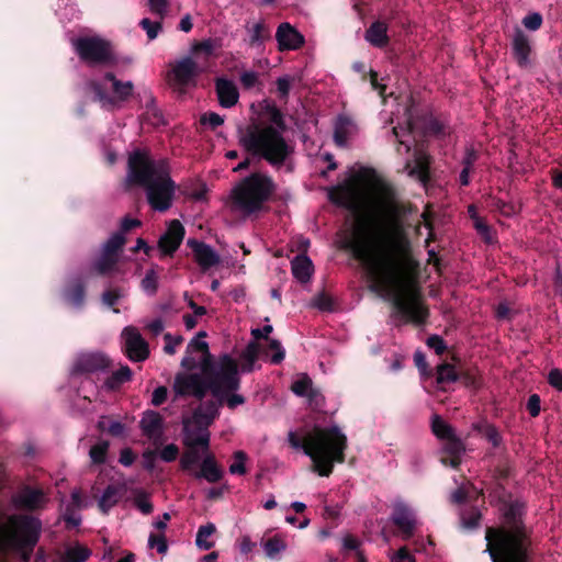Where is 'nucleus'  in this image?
<instances>
[{
	"instance_id": "obj_1",
	"label": "nucleus",
	"mask_w": 562,
	"mask_h": 562,
	"mask_svg": "<svg viewBox=\"0 0 562 562\" xmlns=\"http://www.w3.org/2000/svg\"><path fill=\"white\" fill-rule=\"evenodd\" d=\"M340 248L360 261L376 285L385 291L394 308L392 318L415 325L426 323L429 310L422 301L418 285L405 280L397 260L381 252L378 237L367 222L361 223L347 236Z\"/></svg>"
},
{
	"instance_id": "obj_2",
	"label": "nucleus",
	"mask_w": 562,
	"mask_h": 562,
	"mask_svg": "<svg viewBox=\"0 0 562 562\" xmlns=\"http://www.w3.org/2000/svg\"><path fill=\"white\" fill-rule=\"evenodd\" d=\"M265 112L268 121L257 120L238 127V144L246 154L262 158L273 169L286 167L291 172L295 144L284 136L288 131L284 115L276 104H268Z\"/></svg>"
},
{
	"instance_id": "obj_3",
	"label": "nucleus",
	"mask_w": 562,
	"mask_h": 562,
	"mask_svg": "<svg viewBox=\"0 0 562 562\" xmlns=\"http://www.w3.org/2000/svg\"><path fill=\"white\" fill-rule=\"evenodd\" d=\"M501 512V525L485 530L492 562H536L532 529L525 522L526 504L520 499H502Z\"/></svg>"
},
{
	"instance_id": "obj_4",
	"label": "nucleus",
	"mask_w": 562,
	"mask_h": 562,
	"mask_svg": "<svg viewBox=\"0 0 562 562\" xmlns=\"http://www.w3.org/2000/svg\"><path fill=\"white\" fill-rule=\"evenodd\" d=\"M288 439L293 448H302L304 453L312 459V469L321 476H329L335 463L345 462L348 440L337 425L330 427L315 426L304 440L296 432L290 431Z\"/></svg>"
},
{
	"instance_id": "obj_5",
	"label": "nucleus",
	"mask_w": 562,
	"mask_h": 562,
	"mask_svg": "<svg viewBox=\"0 0 562 562\" xmlns=\"http://www.w3.org/2000/svg\"><path fill=\"white\" fill-rule=\"evenodd\" d=\"M202 375L199 373H178L175 376L173 392L176 397L193 396L202 401L207 391L213 396L221 395L222 390H234L238 386L235 376L233 357L224 353L221 356V368L213 370L209 360L200 362Z\"/></svg>"
},
{
	"instance_id": "obj_6",
	"label": "nucleus",
	"mask_w": 562,
	"mask_h": 562,
	"mask_svg": "<svg viewBox=\"0 0 562 562\" xmlns=\"http://www.w3.org/2000/svg\"><path fill=\"white\" fill-rule=\"evenodd\" d=\"M42 532V521L31 515L14 514L0 528V552H15L30 562Z\"/></svg>"
},
{
	"instance_id": "obj_7",
	"label": "nucleus",
	"mask_w": 562,
	"mask_h": 562,
	"mask_svg": "<svg viewBox=\"0 0 562 562\" xmlns=\"http://www.w3.org/2000/svg\"><path fill=\"white\" fill-rule=\"evenodd\" d=\"M277 190L272 177L263 172H252L241 179L231 192V209L250 216L265 209Z\"/></svg>"
},
{
	"instance_id": "obj_8",
	"label": "nucleus",
	"mask_w": 562,
	"mask_h": 562,
	"mask_svg": "<svg viewBox=\"0 0 562 562\" xmlns=\"http://www.w3.org/2000/svg\"><path fill=\"white\" fill-rule=\"evenodd\" d=\"M169 167L167 159L155 160L149 150L135 148L128 154L125 188L145 187Z\"/></svg>"
},
{
	"instance_id": "obj_9",
	"label": "nucleus",
	"mask_w": 562,
	"mask_h": 562,
	"mask_svg": "<svg viewBox=\"0 0 562 562\" xmlns=\"http://www.w3.org/2000/svg\"><path fill=\"white\" fill-rule=\"evenodd\" d=\"M104 80L111 83L112 94H109L106 87L98 80H91L88 83L89 89L94 93L98 100L105 109H119L122 104L130 100L134 92L132 81H122L111 71L105 72Z\"/></svg>"
},
{
	"instance_id": "obj_10",
	"label": "nucleus",
	"mask_w": 562,
	"mask_h": 562,
	"mask_svg": "<svg viewBox=\"0 0 562 562\" xmlns=\"http://www.w3.org/2000/svg\"><path fill=\"white\" fill-rule=\"evenodd\" d=\"M159 171V176L143 188L150 207L158 212H166L172 205L177 186L170 177V167Z\"/></svg>"
},
{
	"instance_id": "obj_11",
	"label": "nucleus",
	"mask_w": 562,
	"mask_h": 562,
	"mask_svg": "<svg viewBox=\"0 0 562 562\" xmlns=\"http://www.w3.org/2000/svg\"><path fill=\"white\" fill-rule=\"evenodd\" d=\"M72 44L79 57L88 64H105L112 58L109 43L101 37H76Z\"/></svg>"
},
{
	"instance_id": "obj_12",
	"label": "nucleus",
	"mask_w": 562,
	"mask_h": 562,
	"mask_svg": "<svg viewBox=\"0 0 562 562\" xmlns=\"http://www.w3.org/2000/svg\"><path fill=\"white\" fill-rule=\"evenodd\" d=\"M358 177L346 180L342 184L331 188L328 192L329 201L340 207L351 212H357L361 207L362 195L357 186Z\"/></svg>"
},
{
	"instance_id": "obj_13",
	"label": "nucleus",
	"mask_w": 562,
	"mask_h": 562,
	"mask_svg": "<svg viewBox=\"0 0 562 562\" xmlns=\"http://www.w3.org/2000/svg\"><path fill=\"white\" fill-rule=\"evenodd\" d=\"M123 352L133 362H143L149 357V345L138 329L127 326L122 330Z\"/></svg>"
},
{
	"instance_id": "obj_14",
	"label": "nucleus",
	"mask_w": 562,
	"mask_h": 562,
	"mask_svg": "<svg viewBox=\"0 0 562 562\" xmlns=\"http://www.w3.org/2000/svg\"><path fill=\"white\" fill-rule=\"evenodd\" d=\"M432 157L422 148L414 151V159L407 160L405 170L409 177L417 179L424 186H427L431 180L430 167Z\"/></svg>"
},
{
	"instance_id": "obj_15",
	"label": "nucleus",
	"mask_w": 562,
	"mask_h": 562,
	"mask_svg": "<svg viewBox=\"0 0 562 562\" xmlns=\"http://www.w3.org/2000/svg\"><path fill=\"white\" fill-rule=\"evenodd\" d=\"M112 362L102 352L81 353L74 364V372L78 374H90L108 370Z\"/></svg>"
},
{
	"instance_id": "obj_16",
	"label": "nucleus",
	"mask_w": 562,
	"mask_h": 562,
	"mask_svg": "<svg viewBox=\"0 0 562 562\" xmlns=\"http://www.w3.org/2000/svg\"><path fill=\"white\" fill-rule=\"evenodd\" d=\"M186 234L184 226L179 220H172L166 232L158 240V248L162 255L172 256L180 247Z\"/></svg>"
},
{
	"instance_id": "obj_17",
	"label": "nucleus",
	"mask_w": 562,
	"mask_h": 562,
	"mask_svg": "<svg viewBox=\"0 0 562 562\" xmlns=\"http://www.w3.org/2000/svg\"><path fill=\"white\" fill-rule=\"evenodd\" d=\"M391 520L402 532L405 539L413 537L416 528V518L413 509L403 502L393 505Z\"/></svg>"
},
{
	"instance_id": "obj_18",
	"label": "nucleus",
	"mask_w": 562,
	"mask_h": 562,
	"mask_svg": "<svg viewBox=\"0 0 562 562\" xmlns=\"http://www.w3.org/2000/svg\"><path fill=\"white\" fill-rule=\"evenodd\" d=\"M187 246L192 250L194 260L202 271H206L220 263V255L206 243L190 238Z\"/></svg>"
},
{
	"instance_id": "obj_19",
	"label": "nucleus",
	"mask_w": 562,
	"mask_h": 562,
	"mask_svg": "<svg viewBox=\"0 0 562 562\" xmlns=\"http://www.w3.org/2000/svg\"><path fill=\"white\" fill-rule=\"evenodd\" d=\"M221 406H223V398L201 402V404L193 411L192 422L200 429H202V427L209 428L220 416Z\"/></svg>"
},
{
	"instance_id": "obj_20",
	"label": "nucleus",
	"mask_w": 562,
	"mask_h": 562,
	"mask_svg": "<svg viewBox=\"0 0 562 562\" xmlns=\"http://www.w3.org/2000/svg\"><path fill=\"white\" fill-rule=\"evenodd\" d=\"M13 503L21 509L33 512L44 506L46 497L42 488L24 485L13 497Z\"/></svg>"
},
{
	"instance_id": "obj_21",
	"label": "nucleus",
	"mask_w": 562,
	"mask_h": 562,
	"mask_svg": "<svg viewBox=\"0 0 562 562\" xmlns=\"http://www.w3.org/2000/svg\"><path fill=\"white\" fill-rule=\"evenodd\" d=\"M182 442L186 448H200L202 452H205L210 448V432L207 428L202 427L200 429L196 426V430L190 427L191 420L189 418L182 422Z\"/></svg>"
},
{
	"instance_id": "obj_22",
	"label": "nucleus",
	"mask_w": 562,
	"mask_h": 562,
	"mask_svg": "<svg viewBox=\"0 0 562 562\" xmlns=\"http://www.w3.org/2000/svg\"><path fill=\"white\" fill-rule=\"evenodd\" d=\"M195 479H203L211 484L218 483L224 477V470L218 464L215 456L213 453L206 454L199 470L193 472Z\"/></svg>"
},
{
	"instance_id": "obj_23",
	"label": "nucleus",
	"mask_w": 562,
	"mask_h": 562,
	"mask_svg": "<svg viewBox=\"0 0 562 562\" xmlns=\"http://www.w3.org/2000/svg\"><path fill=\"white\" fill-rule=\"evenodd\" d=\"M215 92L221 106L229 109L237 104L239 92L236 85L224 77L216 78Z\"/></svg>"
},
{
	"instance_id": "obj_24",
	"label": "nucleus",
	"mask_w": 562,
	"mask_h": 562,
	"mask_svg": "<svg viewBox=\"0 0 562 562\" xmlns=\"http://www.w3.org/2000/svg\"><path fill=\"white\" fill-rule=\"evenodd\" d=\"M139 427L148 439L157 440L162 436L164 418L155 411H146L139 422Z\"/></svg>"
},
{
	"instance_id": "obj_25",
	"label": "nucleus",
	"mask_w": 562,
	"mask_h": 562,
	"mask_svg": "<svg viewBox=\"0 0 562 562\" xmlns=\"http://www.w3.org/2000/svg\"><path fill=\"white\" fill-rule=\"evenodd\" d=\"M125 492H126L125 484H121V483L109 484L104 488V491L98 502V506H99V509L101 510V513L104 515L109 514L110 509L112 507H114L116 504H119V502L124 496Z\"/></svg>"
},
{
	"instance_id": "obj_26",
	"label": "nucleus",
	"mask_w": 562,
	"mask_h": 562,
	"mask_svg": "<svg viewBox=\"0 0 562 562\" xmlns=\"http://www.w3.org/2000/svg\"><path fill=\"white\" fill-rule=\"evenodd\" d=\"M512 54L520 68H527L531 65L532 47L528 37H513Z\"/></svg>"
},
{
	"instance_id": "obj_27",
	"label": "nucleus",
	"mask_w": 562,
	"mask_h": 562,
	"mask_svg": "<svg viewBox=\"0 0 562 562\" xmlns=\"http://www.w3.org/2000/svg\"><path fill=\"white\" fill-rule=\"evenodd\" d=\"M63 295L67 303L81 307L86 299L85 281L80 277L70 280L65 286Z\"/></svg>"
},
{
	"instance_id": "obj_28",
	"label": "nucleus",
	"mask_w": 562,
	"mask_h": 562,
	"mask_svg": "<svg viewBox=\"0 0 562 562\" xmlns=\"http://www.w3.org/2000/svg\"><path fill=\"white\" fill-rule=\"evenodd\" d=\"M172 74L177 85L187 86L196 76V64L191 57H186L173 66Z\"/></svg>"
},
{
	"instance_id": "obj_29",
	"label": "nucleus",
	"mask_w": 562,
	"mask_h": 562,
	"mask_svg": "<svg viewBox=\"0 0 562 562\" xmlns=\"http://www.w3.org/2000/svg\"><path fill=\"white\" fill-rule=\"evenodd\" d=\"M479 160V153L474 147L469 146L464 150L461 159L462 170L459 175V183L461 187H468L471 182L470 175L475 170V164Z\"/></svg>"
},
{
	"instance_id": "obj_30",
	"label": "nucleus",
	"mask_w": 562,
	"mask_h": 562,
	"mask_svg": "<svg viewBox=\"0 0 562 562\" xmlns=\"http://www.w3.org/2000/svg\"><path fill=\"white\" fill-rule=\"evenodd\" d=\"M291 268L294 278L301 283L310 281L313 273V262L306 255L300 254L295 256L291 261Z\"/></svg>"
},
{
	"instance_id": "obj_31",
	"label": "nucleus",
	"mask_w": 562,
	"mask_h": 562,
	"mask_svg": "<svg viewBox=\"0 0 562 562\" xmlns=\"http://www.w3.org/2000/svg\"><path fill=\"white\" fill-rule=\"evenodd\" d=\"M233 364L235 369V376L238 380V386L234 390H226L223 389L221 395L213 396L214 398L222 400L223 398V405L225 404L229 409H235L237 406L243 405L246 402L245 396L237 394L236 392L240 389V376L238 372V364L237 361L233 358Z\"/></svg>"
},
{
	"instance_id": "obj_32",
	"label": "nucleus",
	"mask_w": 562,
	"mask_h": 562,
	"mask_svg": "<svg viewBox=\"0 0 562 562\" xmlns=\"http://www.w3.org/2000/svg\"><path fill=\"white\" fill-rule=\"evenodd\" d=\"M133 372L127 364L121 366L119 370L112 372L104 381V387L109 391L119 390L124 383L132 380Z\"/></svg>"
},
{
	"instance_id": "obj_33",
	"label": "nucleus",
	"mask_w": 562,
	"mask_h": 562,
	"mask_svg": "<svg viewBox=\"0 0 562 562\" xmlns=\"http://www.w3.org/2000/svg\"><path fill=\"white\" fill-rule=\"evenodd\" d=\"M201 352L202 359L201 361L209 360L213 370H218L221 368V357L218 361L214 360V357L211 355L209 350V345L206 341L199 340L198 338L192 339L187 346V353Z\"/></svg>"
},
{
	"instance_id": "obj_34",
	"label": "nucleus",
	"mask_w": 562,
	"mask_h": 562,
	"mask_svg": "<svg viewBox=\"0 0 562 562\" xmlns=\"http://www.w3.org/2000/svg\"><path fill=\"white\" fill-rule=\"evenodd\" d=\"M352 121L347 115H339L334 130V140L338 147H345L347 145L348 136L350 133V126Z\"/></svg>"
},
{
	"instance_id": "obj_35",
	"label": "nucleus",
	"mask_w": 562,
	"mask_h": 562,
	"mask_svg": "<svg viewBox=\"0 0 562 562\" xmlns=\"http://www.w3.org/2000/svg\"><path fill=\"white\" fill-rule=\"evenodd\" d=\"M91 555V550L80 543L66 548L61 562H86Z\"/></svg>"
},
{
	"instance_id": "obj_36",
	"label": "nucleus",
	"mask_w": 562,
	"mask_h": 562,
	"mask_svg": "<svg viewBox=\"0 0 562 562\" xmlns=\"http://www.w3.org/2000/svg\"><path fill=\"white\" fill-rule=\"evenodd\" d=\"M157 265H154L150 269H148L145 273V277L140 281L142 290L150 296L156 295L159 286V277L158 270H160Z\"/></svg>"
},
{
	"instance_id": "obj_37",
	"label": "nucleus",
	"mask_w": 562,
	"mask_h": 562,
	"mask_svg": "<svg viewBox=\"0 0 562 562\" xmlns=\"http://www.w3.org/2000/svg\"><path fill=\"white\" fill-rule=\"evenodd\" d=\"M436 381L438 384L454 383L459 381V371L453 364L442 362L436 367Z\"/></svg>"
},
{
	"instance_id": "obj_38",
	"label": "nucleus",
	"mask_w": 562,
	"mask_h": 562,
	"mask_svg": "<svg viewBox=\"0 0 562 562\" xmlns=\"http://www.w3.org/2000/svg\"><path fill=\"white\" fill-rule=\"evenodd\" d=\"M261 350V346L257 341H250L245 350L241 352L240 358L245 361L241 367L243 372H251L254 369V364L257 361L259 353Z\"/></svg>"
},
{
	"instance_id": "obj_39",
	"label": "nucleus",
	"mask_w": 562,
	"mask_h": 562,
	"mask_svg": "<svg viewBox=\"0 0 562 562\" xmlns=\"http://www.w3.org/2000/svg\"><path fill=\"white\" fill-rule=\"evenodd\" d=\"M431 431L440 440H446L456 434L453 427L439 415L432 416Z\"/></svg>"
},
{
	"instance_id": "obj_40",
	"label": "nucleus",
	"mask_w": 562,
	"mask_h": 562,
	"mask_svg": "<svg viewBox=\"0 0 562 562\" xmlns=\"http://www.w3.org/2000/svg\"><path fill=\"white\" fill-rule=\"evenodd\" d=\"M215 531L216 527L212 522H207L206 525L200 526L196 532V546L202 550H210L211 548H213L214 542L207 541L206 538L211 537Z\"/></svg>"
},
{
	"instance_id": "obj_41",
	"label": "nucleus",
	"mask_w": 562,
	"mask_h": 562,
	"mask_svg": "<svg viewBox=\"0 0 562 562\" xmlns=\"http://www.w3.org/2000/svg\"><path fill=\"white\" fill-rule=\"evenodd\" d=\"M117 260L116 256L102 251L101 256L94 261L93 269L98 274L105 276L115 268Z\"/></svg>"
},
{
	"instance_id": "obj_42",
	"label": "nucleus",
	"mask_w": 562,
	"mask_h": 562,
	"mask_svg": "<svg viewBox=\"0 0 562 562\" xmlns=\"http://www.w3.org/2000/svg\"><path fill=\"white\" fill-rule=\"evenodd\" d=\"M459 380L465 387L477 390L482 385V378L476 369L468 368L459 371Z\"/></svg>"
},
{
	"instance_id": "obj_43",
	"label": "nucleus",
	"mask_w": 562,
	"mask_h": 562,
	"mask_svg": "<svg viewBox=\"0 0 562 562\" xmlns=\"http://www.w3.org/2000/svg\"><path fill=\"white\" fill-rule=\"evenodd\" d=\"M147 120L155 126L165 125L161 111L156 105V99L149 94L148 100L145 104Z\"/></svg>"
},
{
	"instance_id": "obj_44",
	"label": "nucleus",
	"mask_w": 562,
	"mask_h": 562,
	"mask_svg": "<svg viewBox=\"0 0 562 562\" xmlns=\"http://www.w3.org/2000/svg\"><path fill=\"white\" fill-rule=\"evenodd\" d=\"M313 387L314 384L310 375L302 373L299 375V379L292 383L291 391L300 397H305Z\"/></svg>"
},
{
	"instance_id": "obj_45",
	"label": "nucleus",
	"mask_w": 562,
	"mask_h": 562,
	"mask_svg": "<svg viewBox=\"0 0 562 562\" xmlns=\"http://www.w3.org/2000/svg\"><path fill=\"white\" fill-rule=\"evenodd\" d=\"M200 448H187L186 451L182 453L180 458V467L181 470L190 472L192 471L193 467L199 463L201 456H200Z\"/></svg>"
},
{
	"instance_id": "obj_46",
	"label": "nucleus",
	"mask_w": 562,
	"mask_h": 562,
	"mask_svg": "<svg viewBox=\"0 0 562 562\" xmlns=\"http://www.w3.org/2000/svg\"><path fill=\"white\" fill-rule=\"evenodd\" d=\"M286 549V543L279 536H273L263 542V550L268 558L273 559Z\"/></svg>"
},
{
	"instance_id": "obj_47",
	"label": "nucleus",
	"mask_w": 562,
	"mask_h": 562,
	"mask_svg": "<svg viewBox=\"0 0 562 562\" xmlns=\"http://www.w3.org/2000/svg\"><path fill=\"white\" fill-rule=\"evenodd\" d=\"M110 443L106 440H101L90 448L89 456L94 464H103L106 460V454Z\"/></svg>"
},
{
	"instance_id": "obj_48",
	"label": "nucleus",
	"mask_w": 562,
	"mask_h": 562,
	"mask_svg": "<svg viewBox=\"0 0 562 562\" xmlns=\"http://www.w3.org/2000/svg\"><path fill=\"white\" fill-rule=\"evenodd\" d=\"M413 133V126L411 123H408L407 127L402 128L400 126H394L392 128V134L395 136L398 145L396 147V151L398 154H402V148L404 149L405 154H408L411 151V144L403 139V136L405 134L411 135Z\"/></svg>"
},
{
	"instance_id": "obj_49",
	"label": "nucleus",
	"mask_w": 562,
	"mask_h": 562,
	"mask_svg": "<svg viewBox=\"0 0 562 562\" xmlns=\"http://www.w3.org/2000/svg\"><path fill=\"white\" fill-rule=\"evenodd\" d=\"M125 243L126 239L122 233H114L104 244L102 251L117 257L119 251L123 248Z\"/></svg>"
},
{
	"instance_id": "obj_50",
	"label": "nucleus",
	"mask_w": 562,
	"mask_h": 562,
	"mask_svg": "<svg viewBox=\"0 0 562 562\" xmlns=\"http://www.w3.org/2000/svg\"><path fill=\"white\" fill-rule=\"evenodd\" d=\"M124 296L123 289L121 288H112L105 290L101 295L102 303L113 308L114 313H119L120 311L115 308L114 306L117 304L119 300Z\"/></svg>"
},
{
	"instance_id": "obj_51",
	"label": "nucleus",
	"mask_w": 562,
	"mask_h": 562,
	"mask_svg": "<svg viewBox=\"0 0 562 562\" xmlns=\"http://www.w3.org/2000/svg\"><path fill=\"white\" fill-rule=\"evenodd\" d=\"M464 451V443L456 434L445 440L443 452L446 454L462 456Z\"/></svg>"
},
{
	"instance_id": "obj_52",
	"label": "nucleus",
	"mask_w": 562,
	"mask_h": 562,
	"mask_svg": "<svg viewBox=\"0 0 562 562\" xmlns=\"http://www.w3.org/2000/svg\"><path fill=\"white\" fill-rule=\"evenodd\" d=\"M233 458L234 462L229 465V473L245 475L247 473L245 464L248 459L247 453L243 450H238L234 452Z\"/></svg>"
},
{
	"instance_id": "obj_53",
	"label": "nucleus",
	"mask_w": 562,
	"mask_h": 562,
	"mask_svg": "<svg viewBox=\"0 0 562 562\" xmlns=\"http://www.w3.org/2000/svg\"><path fill=\"white\" fill-rule=\"evenodd\" d=\"M134 505L144 515H149L154 510L153 503L149 501V495L143 490H136Z\"/></svg>"
},
{
	"instance_id": "obj_54",
	"label": "nucleus",
	"mask_w": 562,
	"mask_h": 562,
	"mask_svg": "<svg viewBox=\"0 0 562 562\" xmlns=\"http://www.w3.org/2000/svg\"><path fill=\"white\" fill-rule=\"evenodd\" d=\"M281 52L295 50L305 44V37H276Z\"/></svg>"
},
{
	"instance_id": "obj_55",
	"label": "nucleus",
	"mask_w": 562,
	"mask_h": 562,
	"mask_svg": "<svg viewBox=\"0 0 562 562\" xmlns=\"http://www.w3.org/2000/svg\"><path fill=\"white\" fill-rule=\"evenodd\" d=\"M305 397L310 407L315 411H321L325 406V396L318 387L314 386Z\"/></svg>"
},
{
	"instance_id": "obj_56",
	"label": "nucleus",
	"mask_w": 562,
	"mask_h": 562,
	"mask_svg": "<svg viewBox=\"0 0 562 562\" xmlns=\"http://www.w3.org/2000/svg\"><path fill=\"white\" fill-rule=\"evenodd\" d=\"M200 124L215 131L218 126L224 124V117L215 112H207L200 116Z\"/></svg>"
},
{
	"instance_id": "obj_57",
	"label": "nucleus",
	"mask_w": 562,
	"mask_h": 562,
	"mask_svg": "<svg viewBox=\"0 0 562 562\" xmlns=\"http://www.w3.org/2000/svg\"><path fill=\"white\" fill-rule=\"evenodd\" d=\"M482 434L485 437V439L492 443L494 448H498L501 446L503 438L498 429L494 425L487 424L482 429Z\"/></svg>"
},
{
	"instance_id": "obj_58",
	"label": "nucleus",
	"mask_w": 562,
	"mask_h": 562,
	"mask_svg": "<svg viewBox=\"0 0 562 562\" xmlns=\"http://www.w3.org/2000/svg\"><path fill=\"white\" fill-rule=\"evenodd\" d=\"M267 341H268V348L270 350L274 351V353L272 355V357L270 359L271 363H273V364L281 363L285 357V351L282 348L281 342L273 338H270Z\"/></svg>"
},
{
	"instance_id": "obj_59",
	"label": "nucleus",
	"mask_w": 562,
	"mask_h": 562,
	"mask_svg": "<svg viewBox=\"0 0 562 562\" xmlns=\"http://www.w3.org/2000/svg\"><path fill=\"white\" fill-rule=\"evenodd\" d=\"M482 518L481 513L476 508H472L468 514L462 515V525L468 529H475L480 525Z\"/></svg>"
},
{
	"instance_id": "obj_60",
	"label": "nucleus",
	"mask_w": 562,
	"mask_h": 562,
	"mask_svg": "<svg viewBox=\"0 0 562 562\" xmlns=\"http://www.w3.org/2000/svg\"><path fill=\"white\" fill-rule=\"evenodd\" d=\"M542 15L538 12H532V13H529L527 14L521 23L522 25L530 32H535L537 30L540 29L541 24H542Z\"/></svg>"
},
{
	"instance_id": "obj_61",
	"label": "nucleus",
	"mask_w": 562,
	"mask_h": 562,
	"mask_svg": "<svg viewBox=\"0 0 562 562\" xmlns=\"http://www.w3.org/2000/svg\"><path fill=\"white\" fill-rule=\"evenodd\" d=\"M164 339H165L164 351L167 355H175L177 346H179L183 342V337L181 335L172 336L170 333H166L164 335Z\"/></svg>"
},
{
	"instance_id": "obj_62",
	"label": "nucleus",
	"mask_w": 562,
	"mask_h": 562,
	"mask_svg": "<svg viewBox=\"0 0 562 562\" xmlns=\"http://www.w3.org/2000/svg\"><path fill=\"white\" fill-rule=\"evenodd\" d=\"M139 25L146 32V35H158L162 32V24L160 21H151L147 18L140 20Z\"/></svg>"
},
{
	"instance_id": "obj_63",
	"label": "nucleus",
	"mask_w": 562,
	"mask_h": 562,
	"mask_svg": "<svg viewBox=\"0 0 562 562\" xmlns=\"http://www.w3.org/2000/svg\"><path fill=\"white\" fill-rule=\"evenodd\" d=\"M148 544L151 548H156L158 553H166L168 550V543L164 535L150 533L148 538Z\"/></svg>"
},
{
	"instance_id": "obj_64",
	"label": "nucleus",
	"mask_w": 562,
	"mask_h": 562,
	"mask_svg": "<svg viewBox=\"0 0 562 562\" xmlns=\"http://www.w3.org/2000/svg\"><path fill=\"white\" fill-rule=\"evenodd\" d=\"M547 381L550 386L562 392V370L559 368H553L549 371Z\"/></svg>"
}]
</instances>
